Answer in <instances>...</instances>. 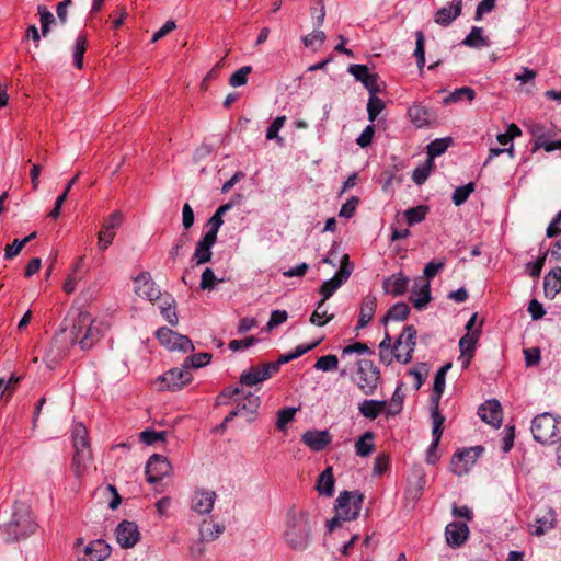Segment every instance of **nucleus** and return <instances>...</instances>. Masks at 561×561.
<instances>
[{
	"instance_id": "f257e3e1",
	"label": "nucleus",
	"mask_w": 561,
	"mask_h": 561,
	"mask_svg": "<svg viewBox=\"0 0 561 561\" xmlns=\"http://www.w3.org/2000/svg\"><path fill=\"white\" fill-rule=\"evenodd\" d=\"M312 529L308 512L290 508L286 514L284 541L295 551H305L311 543Z\"/></svg>"
},
{
	"instance_id": "f03ea898",
	"label": "nucleus",
	"mask_w": 561,
	"mask_h": 561,
	"mask_svg": "<svg viewBox=\"0 0 561 561\" xmlns=\"http://www.w3.org/2000/svg\"><path fill=\"white\" fill-rule=\"evenodd\" d=\"M36 529L31 506L23 501H15L10 518L1 524L3 540L8 543L18 542L31 536Z\"/></svg>"
},
{
	"instance_id": "7ed1b4c3",
	"label": "nucleus",
	"mask_w": 561,
	"mask_h": 561,
	"mask_svg": "<svg viewBox=\"0 0 561 561\" xmlns=\"http://www.w3.org/2000/svg\"><path fill=\"white\" fill-rule=\"evenodd\" d=\"M363 495L357 491H343L335 501V516L327 524L329 531L340 526L341 520L356 519L359 515Z\"/></svg>"
},
{
	"instance_id": "20e7f679",
	"label": "nucleus",
	"mask_w": 561,
	"mask_h": 561,
	"mask_svg": "<svg viewBox=\"0 0 561 561\" xmlns=\"http://www.w3.org/2000/svg\"><path fill=\"white\" fill-rule=\"evenodd\" d=\"M531 433L536 442L552 445L561 440V417L543 412L531 421Z\"/></svg>"
},
{
	"instance_id": "39448f33",
	"label": "nucleus",
	"mask_w": 561,
	"mask_h": 561,
	"mask_svg": "<svg viewBox=\"0 0 561 561\" xmlns=\"http://www.w3.org/2000/svg\"><path fill=\"white\" fill-rule=\"evenodd\" d=\"M72 442L73 448L76 450L72 460V469L76 476H80L91 457L88 440V431L81 423H78L73 426Z\"/></svg>"
},
{
	"instance_id": "423d86ee",
	"label": "nucleus",
	"mask_w": 561,
	"mask_h": 561,
	"mask_svg": "<svg viewBox=\"0 0 561 561\" xmlns=\"http://www.w3.org/2000/svg\"><path fill=\"white\" fill-rule=\"evenodd\" d=\"M379 379L380 371L371 360L360 359L357 362L356 383L366 396L375 392Z\"/></svg>"
},
{
	"instance_id": "0eeeda50",
	"label": "nucleus",
	"mask_w": 561,
	"mask_h": 561,
	"mask_svg": "<svg viewBox=\"0 0 561 561\" xmlns=\"http://www.w3.org/2000/svg\"><path fill=\"white\" fill-rule=\"evenodd\" d=\"M416 330L413 325H407L394 343V355L397 362L408 364L416 345Z\"/></svg>"
},
{
	"instance_id": "6e6552de",
	"label": "nucleus",
	"mask_w": 561,
	"mask_h": 561,
	"mask_svg": "<svg viewBox=\"0 0 561 561\" xmlns=\"http://www.w3.org/2000/svg\"><path fill=\"white\" fill-rule=\"evenodd\" d=\"M156 336L161 345L169 351H179L182 353L194 351V345L186 335H182L167 327L158 329Z\"/></svg>"
},
{
	"instance_id": "1a4fd4ad",
	"label": "nucleus",
	"mask_w": 561,
	"mask_h": 561,
	"mask_svg": "<svg viewBox=\"0 0 561 561\" xmlns=\"http://www.w3.org/2000/svg\"><path fill=\"white\" fill-rule=\"evenodd\" d=\"M353 264L350 262L347 254H344L341 260L340 271L330 279L324 280L320 286V294L322 300L329 299L351 276Z\"/></svg>"
},
{
	"instance_id": "9d476101",
	"label": "nucleus",
	"mask_w": 561,
	"mask_h": 561,
	"mask_svg": "<svg viewBox=\"0 0 561 561\" xmlns=\"http://www.w3.org/2000/svg\"><path fill=\"white\" fill-rule=\"evenodd\" d=\"M124 215L121 210H114L102 224V229L98 234V248L105 251L113 242L116 230L123 222Z\"/></svg>"
},
{
	"instance_id": "9b49d317",
	"label": "nucleus",
	"mask_w": 561,
	"mask_h": 561,
	"mask_svg": "<svg viewBox=\"0 0 561 561\" xmlns=\"http://www.w3.org/2000/svg\"><path fill=\"white\" fill-rule=\"evenodd\" d=\"M171 470L172 467L169 460L162 455L154 454L147 461V481L150 484L160 482L164 477L171 473Z\"/></svg>"
},
{
	"instance_id": "f8f14e48",
	"label": "nucleus",
	"mask_w": 561,
	"mask_h": 561,
	"mask_svg": "<svg viewBox=\"0 0 561 561\" xmlns=\"http://www.w3.org/2000/svg\"><path fill=\"white\" fill-rule=\"evenodd\" d=\"M134 290L139 297L149 301H154L161 296L160 288L156 285L149 272H141L135 277Z\"/></svg>"
},
{
	"instance_id": "ddd939ff",
	"label": "nucleus",
	"mask_w": 561,
	"mask_h": 561,
	"mask_svg": "<svg viewBox=\"0 0 561 561\" xmlns=\"http://www.w3.org/2000/svg\"><path fill=\"white\" fill-rule=\"evenodd\" d=\"M483 448L478 446L474 448L457 451L451 459L453 472L457 476L466 473L470 467L476 462L477 458L482 453Z\"/></svg>"
},
{
	"instance_id": "4468645a",
	"label": "nucleus",
	"mask_w": 561,
	"mask_h": 561,
	"mask_svg": "<svg viewBox=\"0 0 561 561\" xmlns=\"http://www.w3.org/2000/svg\"><path fill=\"white\" fill-rule=\"evenodd\" d=\"M116 540L124 549L133 548L140 539V531L136 523L130 520L121 522L115 530Z\"/></svg>"
},
{
	"instance_id": "2eb2a0df",
	"label": "nucleus",
	"mask_w": 561,
	"mask_h": 561,
	"mask_svg": "<svg viewBox=\"0 0 561 561\" xmlns=\"http://www.w3.org/2000/svg\"><path fill=\"white\" fill-rule=\"evenodd\" d=\"M110 556V547L104 540H94L77 551L78 561H103Z\"/></svg>"
},
{
	"instance_id": "dca6fc26",
	"label": "nucleus",
	"mask_w": 561,
	"mask_h": 561,
	"mask_svg": "<svg viewBox=\"0 0 561 561\" xmlns=\"http://www.w3.org/2000/svg\"><path fill=\"white\" fill-rule=\"evenodd\" d=\"M332 435L328 430H309L301 435V442L312 451H322L332 443Z\"/></svg>"
},
{
	"instance_id": "f3484780",
	"label": "nucleus",
	"mask_w": 561,
	"mask_h": 561,
	"mask_svg": "<svg viewBox=\"0 0 561 561\" xmlns=\"http://www.w3.org/2000/svg\"><path fill=\"white\" fill-rule=\"evenodd\" d=\"M348 72L356 81H359L369 93L380 92L378 75L371 73L366 65H351L348 67Z\"/></svg>"
},
{
	"instance_id": "a211bd4d",
	"label": "nucleus",
	"mask_w": 561,
	"mask_h": 561,
	"mask_svg": "<svg viewBox=\"0 0 561 561\" xmlns=\"http://www.w3.org/2000/svg\"><path fill=\"white\" fill-rule=\"evenodd\" d=\"M274 374L266 363L261 366H251L240 375V383L247 387H254L270 379Z\"/></svg>"
},
{
	"instance_id": "6ab92c4d",
	"label": "nucleus",
	"mask_w": 561,
	"mask_h": 561,
	"mask_svg": "<svg viewBox=\"0 0 561 561\" xmlns=\"http://www.w3.org/2000/svg\"><path fill=\"white\" fill-rule=\"evenodd\" d=\"M71 321V328H64L60 334H64L71 345L79 344V340L83 335L85 327L90 323V314L85 311H78L77 316Z\"/></svg>"
},
{
	"instance_id": "aec40b11",
	"label": "nucleus",
	"mask_w": 561,
	"mask_h": 561,
	"mask_svg": "<svg viewBox=\"0 0 561 561\" xmlns=\"http://www.w3.org/2000/svg\"><path fill=\"white\" fill-rule=\"evenodd\" d=\"M478 414L483 422L490 424L494 428H499L502 424V407L495 399L485 401L479 408Z\"/></svg>"
},
{
	"instance_id": "412c9836",
	"label": "nucleus",
	"mask_w": 561,
	"mask_h": 561,
	"mask_svg": "<svg viewBox=\"0 0 561 561\" xmlns=\"http://www.w3.org/2000/svg\"><path fill=\"white\" fill-rule=\"evenodd\" d=\"M192 380V374L185 368H172L168 370L162 377L161 381L168 390L176 391Z\"/></svg>"
},
{
	"instance_id": "4be33fe9",
	"label": "nucleus",
	"mask_w": 561,
	"mask_h": 561,
	"mask_svg": "<svg viewBox=\"0 0 561 561\" xmlns=\"http://www.w3.org/2000/svg\"><path fill=\"white\" fill-rule=\"evenodd\" d=\"M409 300L416 309H424L431 300L430 282L416 278Z\"/></svg>"
},
{
	"instance_id": "5701e85b",
	"label": "nucleus",
	"mask_w": 561,
	"mask_h": 561,
	"mask_svg": "<svg viewBox=\"0 0 561 561\" xmlns=\"http://www.w3.org/2000/svg\"><path fill=\"white\" fill-rule=\"evenodd\" d=\"M469 535V528L462 523H450L445 528L446 541L450 547L458 548L465 543Z\"/></svg>"
},
{
	"instance_id": "b1692460",
	"label": "nucleus",
	"mask_w": 561,
	"mask_h": 561,
	"mask_svg": "<svg viewBox=\"0 0 561 561\" xmlns=\"http://www.w3.org/2000/svg\"><path fill=\"white\" fill-rule=\"evenodd\" d=\"M216 493L210 490L196 491L192 500V508L198 514H209L216 501Z\"/></svg>"
},
{
	"instance_id": "393cba45",
	"label": "nucleus",
	"mask_w": 561,
	"mask_h": 561,
	"mask_svg": "<svg viewBox=\"0 0 561 561\" xmlns=\"http://www.w3.org/2000/svg\"><path fill=\"white\" fill-rule=\"evenodd\" d=\"M556 526L557 513L553 508H548V511L542 516H539L535 519V523L530 529V534L537 537H541L556 528Z\"/></svg>"
},
{
	"instance_id": "a878e982",
	"label": "nucleus",
	"mask_w": 561,
	"mask_h": 561,
	"mask_svg": "<svg viewBox=\"0 0 561 561\" xmlns=\"http://www.w3.org/2000/svg\"><path fill=\"white\" fill-rule=\"evenodd\" d=\"M462 10V1L454 0L447 7L440 8L435 14V22L442 26H448L455 21Z\"/></svg>"
},
{
	"instance_id": "bb28decb",
	"label": "nucleus",
	"mask_w": 561,
	"mask_h": 561,
	"mask_svg": "<svg viewBox=\"0 0 561 561\" xmlns=\"http://www.w3.org/2000/svg\"><path fill=\"white\" fill-rule=\"evenodd\" d=\"M410 279L402 273H396L385 278L383 289L387 294L398 297L408 290Z\"/></svg>"
},
{
	"instance_id": "cd10ccee",
	"label": "nucleus",
	"mask_w": 561,
	"mask_h": 561,
	"mask_svg": "<svg viewBox=\"0 0 561 561\" xmlns=\"http://www.w3.org/2000/svg\"><path fill=\"white\" fill-rule=\"evenodd\" d=\"M216 243V239H213L206 234L196 243V248L193 254V260L197 265L205 264L211 259V248Z\"/></svg>"
},
{
	"instance_id": "c85d7f7f",
	"label": "nucleus",
	"mask_w": 561,
	"mask_h": 561,
	"mask_svg": "<svg viewBox=\"0 0 561 561\" xmlns=\"http://www.w3.org/2000/svg\"><path fill=\"white\" fill-rule=\"evenodd\" d=\"M376 307H377V299L375 296L367 295L364 297L362 305H360L358 321H357V325H356L357 330L365 328L370 322V320L373 319V317L375 314Z\"/></svg>"
},
{
	"instance_id": "c756f323",
	"label": "nucleus",
	"mask_w": 561,
	"mask_h": 561,
	"mask_svg": "<svg viewBox=\"0 0 561 561\" xmlns=\"http://www.w3.org/2000/svg\"><path fill=\"white\" fill-rule=\"evenodd\" d=\"M426 484L425 472L422 467H416L413 469L412 477L409 480V486L407 493L413 500H417L421 497L423 490Z\"/></svg>"
},
{
	"instance_id": "7c9ffc66",
	"label": "nucleus",
	"mask_w": 561,
	"mask_h": 561,
	"mask_svg": "<svg viewBox=\"0 0 561 561\" xmlns=\"http://www.w3.org/2000/svg\"><path fill=\"white\" fill-rule=\"evenodd\" d=\"M543 290L547 298L553 299L561 291V267L552 268L543 279Z\"/></svg>"
},
{
	"instance_id": "2f4dec72",
	"label": "nucleus",
	"mask_w": 561,
	"mask_h": 561,
	"mask_svg": "<svg viewBox=\"0 0 561 561\" xmlns=\"http://www.w3.org/2000/svg\"><path fill=\"white\" fill-rule=\"evenodd\" d=\"M102 336V328L100 323L94 322L90 318V323L85 327L83 335L79 340V345L82 350L91 348L96 341Z\"/></svg>"
},
{
	"instance_id": "473e14b6",
	"label": "nucleus",
	"mask_w": 561,
	"mask_h": 561,
	"mask_svg": "<svg viewBox=\"0 0 561 561\" xmlns=\"http://www.w3.org/2000/svg\"><path fill=\"white\" fill-rule=\"evenodd\" d=\"M451 368V363L443 365L435 374L433 393L431 394V402L439 403L442 394L445 390L446 375Z\"/></svg>"
},
{
	"instance_id": "72a5a7b5",
	"label": "nucleus",
	"mask_w": 561,
	"mask_h": 561,
	"mask_svg": "<svg viewBox=\"0 0 561 561\" xmlns=\"http://www.w3.org/2000/svg\"><path fill=\"white\" fill-rule=\"evenodd\" d=\"M260 398L254 396L253 393H247L244 396L243 402L238 403L236 409L232 411H240L239 416H249V421L254 419V414L256 413L260 407Z\"/></svg>"
},
{
	"instance_id": "f704fd0d",
	"label": "nucleus",
	"mask_w": 561,
	"mask_h": 561,
	"mask_svg": "<svg viewBox=\"0 0 561 561\" xmlns=\"http://www.w3.org/2000/svg\"><path fill=\"white\" fill-rule=\"evenodd\" d=\"M527 131L534 138V144H540L545 139H551L554 135L552 128L536 121H530L525 124Z\"/></svg>"
},
{
	"instance_id": "c9c22d12",
	"label": "nucleus",
	"mask_w": 561,
	"mask_h": 561,
	"mask_svg": "<svg viewBox=\"0 0 561 561\" xmlns=\"http://www.w3.org/2000/svg\"><path fill=\"white\" fill-rule=\"evenodd\" d=\"M386 404L387 401L383 400L378 401L365 399L358 404V410L363 416L369 420H375L380 415Z\"/></svg>"
},
{
	"instance_id": "e433bc0d",
	"label": "nucleus",
	"mask_w": 561,
	"mask_h": 561,
	"mask_svg": "<svg viewBox=\"0 0 561 561\" xmlns=\"http://www.w3.org/2000/svg\"><path fill=\"white\" fill-rule=\"evenodd\" d=\"M431 417L433 423L432 436L434 437V446H438L442 434L445 416L439 411V403L431 402Z\"/></svg>"
},
{
	"instance_id": "4c0bfd02",
	"label": "nucleus",
	"mask_w": 561,
	"mask_h": 561,
	"mask_svg": "<svg viewBox=\"0 0 561 561\" xmlns=\"http://www.w3.org/2000/svg\"><path fill=\"white\" fill-rule=\"evenodd\" d=\"M317 491L321 495L332 496L334 492V477L331 467L325 468L317 480Z\"/></svg>"
},
{
	"instance_id": "58836bf2",
	"label": "nucleus",
	"mask_w": 561,
	"mask_h": 561,
	"mask_svg": "<svg viewBox=\"0 0 561 561\" xmlns=\"http://www.w3.org/2000/svg\"><path fill=\"white\" fill-rule=\"evenodd\" d=\"M408 115H409L411 122L416 127H420V128L427 126L432 118L431 112L426 107H424L420 104H414V105L410 106L408 110Z\"/></svg>"
},
{
	"instance_id": "ea45409f",
	"label": "nucleus",
	"mask_w": 561,
	"mask_h": 561,
	"mask_svg": "<svg viewBox=\"0 0 561 561\" xmlns=\"http://www.w3.org/2000/svg\"><path fill=\"white\" fill-rule=\"evenodd\" d=\"M481 323L479 327L472 331L467 332L461 339L459 340V351L460 353H471L474 354L477 343L479 341L480 334H481Z\"/></svg>"
},
{
	"instance_id": "a19ab883",
	"label": "nucleus",
	"mask_w": 561,
	"mask_h": 561,
	"mask_svg": "<svg viewBox=\"0 0 561 561\" xmlns=\"http://www.w3.org/2000/svg\"><path fill=\"white\" fill-rule=\"evenodd\" d=\"M375 449L374 433L366 432L355 443V453L359 457L369 456Z\"/></svg>"
},
{
	"instance_id": "79ce46f5",
	"label": "nucleus",
	"mask_w": 561,
	"mask_h": 561,
	"mask_svg": "<svg viewBox=\"0 0 561 561\" xmlns=\"http://www.w3.org/2000/svg\"><path fill=\"white\" fill-rule=\"evenodd\" d=\"M462 44L472 48H482L489 46V41L483 35L482 27L473 26L470 33L462 41Z\"/></svg>"
},
{
	"instance_id": "37998d69",
	"label": "nucleus",
	"mask_w": 561,
	"mask_h": 561,
	"mask_svg": "<svg viewBox=\"0 0 561 561\" xmlns=\"http://www.w3.org/2000/svg\"><path fill=\"white\" fill-rule=\"evenodd\" d=\"M333 314L328 313V308L325 306V300H320L316 306L314 311L310 317V322L318 327H323L327 322L333 319Z\"/></svg>"
},
{
	"instance_id": "c03bdc74",
	"label": "nucleus",
	"mask_w": 561,
	"mask_h": 561,
	"mask_svg": "<svg viewBox=\"0 0 561 561\" xmlns=\"http://www.w3.org/2000/svg\"><path fill=\"white\" fill-rule=\"evenodd\" d=\"M428 213V207L426 205H419L415 207L408 208L403 216L409 226H413L422 222Z\"/></svg>"
},
{
	"instance_id": "a18cd8bd",
	"label": "nucleus",
	"mask_w": 561,
	"mask_h": 561,
	"mask_svg": "<svg viewBox=\"0 0 561 561\" xmlns=\"http://www.w3.org/2000/svg\"><path fill=\"white\" fill-rule=\"evenodd\" d=\"M450 138H437L427 145L428 161H433L436 157L442 156L449 147Z\"/></svg>"
},
{
	"instance_id": "49530a36",
	"label": "nucleus",
	"mask_w": 561,
	"mask_h": 561,
	"mask_svg": "<svg viewBox=\"0 0 561 561\" xmlns=\"http://www.w3.org/2000/svg\"><path fill=\"white\" fill-rule=\"evenodd\" d=\"M87 50V38L84 35H79L72 47L73 66L78 69L83 67V56Z\"/></svg>"
},
{
	"instance_id": "de8ad7c7",
	"label": "nucleus",
	"mask_w": 561,
	"mask_h": 561,
	"mask_svg": "<svg viewBox=\"0 0 561 561\" xmlns=\"http://www.w3.org/2000/svg\"><path fill=\"white\" fill-rule=\"evenodd\" d=\"M410 313V307L405 302H397L394 304L387 312L383 318V322L389 320L393 321H403L408 318Z\"/></svg>"
},
{
	"instance_id": "09e8293b",
	"label": "nucleus",
	"mask_w": 561,
	"mask_h": 561,
	"mask_svg": "<svg viewBox=\"0 0 561 561\" xmlns=\"http://www.w3.org/2000/svg\"><path fill=\"white\" fill-rule=\"evenodd\" d=\"M474 96H476V92L473 89H471L469 87H461V88H457L454 92H451L446 98H444L443 104L448 105L451 103H457L465 98L468 101H472L474 99Z\"/></svg>"
},
{
	"instance_id": "8fccbe9b",
	"label": "nucleus",
	"mask_w": 561,
	"mask_h": 561,
	"mask_svg": "<svg viewBox=\"0 0 561 561\" xmlns=\"http://www.w3.org/2000/svg\"><path fill=\"white\" fill-rule=\"evenodd\" d=\"M301 39L307 48L317 51L325 42L327 35L323 31L318 30L316 27V30L312 33L305 35Z\"/></svg>"
},
{
	"instance_id": "3c124183",
	"label": "nucleus",
	"mask_w": 561,
	"mask_h": 561,
	"mask_svg": "<svg viewBox=\"0 0 561 561\" xmlns=\"http://www.w3.org/2000/svg\"><path fill=\"white\" fill-rule=\"evenodd\" d=\"M393 355L394 346H392L391 336L389 333H386L383 340L379 344L380 360L386 365H390L393 362Z\"/></svg>"
},
{
	"instance_id": "603ef678",
	"label": "nucleus",
	"mask_w": 561,
	"mask_h": 561,
	"mask_svg": "<svg viewBox=\"0 0 561 561\" xmlns=\"http://www.w3.org/2000/svg\"><path fill=\"white\" fill-rule=\"evenodd\" d=\"M286 122V116H277L266 130V139L275 140L279 146H284V139L278 135Z\"/></svg>"
},
{
	"instance_id": "864d4df0",
	"label": "nucleus",
	"mask_w": 561,
	"mask_h": 561,
	"mask_svg": "<svg viewBox=\"0 0 561 561\" xmlns=\"http://www.w3.org/2000/svg\"><path fill=\"white\" fill-rule=\"evenodd\" d=\"M211 359V355L209 353H197L191 356H187L184 359L183 368L186 370L191 368H201L206 366Z\"/></svg>"
},
{
	"instance_id": "5fc2aeb1",
	"label": "nucleus",
	"mask_w": 561,
	"mask_h": 561,
	"mask_svg": "<svg viewBox=\"0 0 561 561\" xmlns=\"http://www.w3.org/2000/svg\"><path fill=\"white\" fill-rule=\"evenodd\" d=\"M414 57L416 58L417 68L422 70L425 66V37L422 31L415 32Z\"/></svg>"
},
{
	"instance_id": "6e6d98bb",
	"label": "nucleus",
	"mask_w": 561,
	"mask_h": 561,
	"mask_svg": "<svg viewBox=\"0 0 561 561\" xmlns=\"http://www.w3.org/2000/svg\"><path fill=\"white\" fill-rule=\"evenodd\" d=\"M369 99L367 102V113H368V119L374 123L377 116L382 112L385 108V102L378 98L377 93H369Z\"/></svg>"
},
{
	"instance_id": "4d7b16f0",
	"label": "nucleus",
	"mask_w": 561,
	"mask_h": 561,
	"mask_svg": "<svg viewBox=\"0 0 561 561\" xmlns=\"http://www.w3.org/2000/svg\"><path fill=\"white\" fill-rule=\"evenodd\" d=\"M337 366H339V359H337L336 355L329 354V355L321 356L320 358H318L313 365V368L317 370L328 373V371L335 370L337 368Z\"/></svg>"
},
{
	"instance_id": "13d9d810",
	"label": "nucleus",
	"mask_w": 561,
	"mask_h": 561,
	"mask_svg": "<svg viewBox=\"0 0 561 561\" xmlns=\"http://www.w3.org/2000/svg\"><path fill=\"white\" fill-rule=\"evenodd\" d=\"M474 191V184L472 182L456 187L453 193L451 199L456 206H460L469 198L470 194Z\"/></svg>"
},
{
	"instance_id": "bf43d9fd",
	"label": "nucleus",
	"mask_w": 561,
	"mask_h": 561,
	"mask_svg": "<svg viewBox=\"0 0 561 561\" xmlns=\"http://www.w3.org/2000/svg\"><path fill=\"white\" fill-rule=\"evenodd\" d=\"M37 12L41 20L42 35L46 36L50 30V25L55 22V16L45 5H38Z\"/></svg>"
},
{
	"instance_id": "052dcab7",
	"label": "nucleus",
	"mask_w": 561,
	"mask_h": 561,
	"mask_svg": "<svg viewBox=\"0 0 561 561\" xmlns=\"http://www.w3.org/2000/svg\"><path fill=\"white\" fill-rule=\"evenodd\" d=\"M433 164V161L427 160L423 165L415 168L412 173L413 182L417 185L423 184L428 179Z\"/></svg>"
},
{
	"instance_id": "680f3d73",
	"label": "nucleus",
	"mask_w": 561,
	"mask_h": 561,
	"mask_svg": "<svg viewBox=\"0 0 561 561\" xmlns=\"http://www.w3.org/2000/svg\"><path fill=\"white\" fill-rule=\"evenodd\" d=\"M325 18V9L322 0H314L311 5V19L314 27L319 28Z\"/></svg>"
},
{
	"instance_id": "e2e57ef3",
	"label": "nucleus",
	"mask_w": 561,
	"mask_h": 561,
	"mask_svg": "<svg viewBox=\"0 0 561 561\" xmlns=\"http://www.w3.org/2000/svg\"><path fill=\"white\" fill-rule=\"evenodd\" d=\"M251 71H252L251 66H243L240 69H238L237 71H234L230 76V79H229L230 85H232L234 88L244 85L248 81V75H250Z\"/></svg>"
},
{
	"instance_id": "0e129e2a",
	"label": "nucleus",
	"mask_w": 561,
	"mask_h": 561,
	"mask_svg": "<svg viewBox=\"0 0 561 561\" xmlns=\"http://www.w3.org/2000/svg\"><path fill=\"white\" fill-rule=\"evenodd\" d=\"M296 411L295 408H284L279 410L277 413L276 427L280 431L286 430L288 423L294 420Z\"/></svg>"
},
{
	"instance_id": "69168bd1",
	"label": "nucleus",
	"mask_w": 561,
	"mask_h": 561,
	"mask_svg": "<svg viewBox=\"0 0 561 561\" xmlns=\"http://www.w3.org/2000/svg\"><path fill=\"white\" fill-rule=\"evenodd\" d=\"M428 373L427 365L425 363H420L416 367L410 370V375L414 378L415 383L414 388L417 390L422 387L424 382V378Z\"/></svg>"
},
{
	"instance_id": "338daca9",
	"label": "nucleus",
	"mask_w": 561,
	"mask_h": 561,
	"mask_svg": "<svg viewBox=\"0 0 561 561\" xmlns=\"http://www.w3.org/2000/svg\"><path fill=\"white\" fill-rule=\"evenodd\" d=\"M170 301H167L165 305L161 307V314L163 318L172 325H175L178 323V316L175 312V301L173 298H169Z\"/></svg>"
},
{
	"instance_id": "774afa93",
	"label": "nucleus",
	"mask_w": 561,
	"mask_h": 561,
	"mask_svg": "<svg viewBox=\"0 0 561 561\" xmlns=\"http://www.w3.org/2000/svg\"><path fill=\"white\" fill-rule=\"evenodd\" d=\"M358 203H359V199L358 197H351L348 198L342 206H341V209L339 211V216L342 217V218H351L354 216L355 214V210L358 206Z\"/></svg>"
}]
</instances>
